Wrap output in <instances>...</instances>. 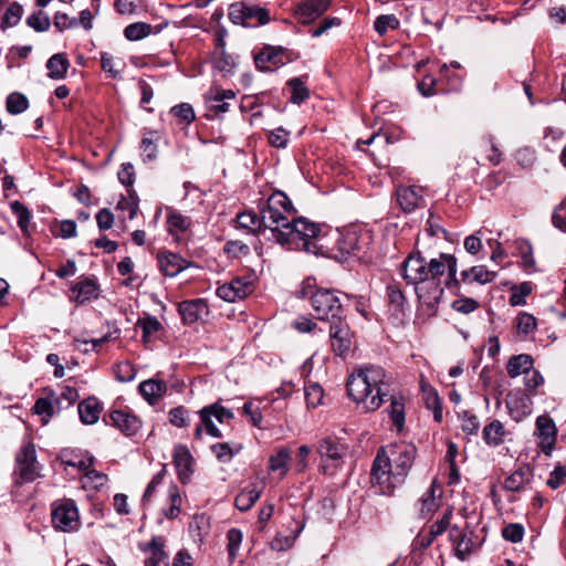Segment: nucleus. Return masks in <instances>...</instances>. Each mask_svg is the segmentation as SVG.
I'll use <instances>...</instances> for the list:
<instances>
[{
  "instance_id": "c9c22d12",
  "label": "nucleus",
  "mask_w": 566,
  "mask_h": 566,
  "mask_svg": "<svg viewBox=\"0 0 566 566\" xmlns=\"http://www.w3.org/2000/svg\"><path fill=\"white\" fill-rule=\"evenodd\" d=\"M419 512L422 517H427L437 511L439 507V500L436 496L434 484H431L422 494L419 500Z\"/></svg>"
},
{
  "instance_id": "412c9836",
  "label": "nucleus",
  "mask_w": 566,
  "mask_h": 566,
  "mask_svg": "<svg viewBox=\"0 0 566 566\" xmlns=\"http://www.w3.org/2000/svg\"><path fill=\"white\" fill-rule=\"evenodd\" d=\"M109 421L126 436H133L139 429L138 418L122 410L112 411Z\"/></svg>"
},
{
  "instance_id": "69168bd1",
  "label": "nucleus",
  "mask_w": 566,
  "mask_h": 566,
  "mask_svg": "<svg viewBox=\"0 0 566 566\" xmlns=\"http://www.w3.org/2000/svg\"><path fill=\"white\" fill-rule=\"evenodd\" d=\"M480 428L478 418L465 411L462 416V430L469 434H476Z\"/></svg>"
},
{
  "instance_id": "c03bdc74",
  "label": "nucleus",
  "mask_w": 566,
  "mask_h": 566,
  "mask_svg": "<svg viewBox=\"0 0 566 566\" xmlns=\"http://www.w3.org/2000/svg\"><path fill=\"white\" fill-rule=\"evenodd\" d=\"M168 499L170 502V506L168 510L164 511V514L167 518L172 520L176 518L180 513L181 507V496L179 493V489L177 485L172 484L168 489Z\"/></svg>"
},
{
  "instance_id": "cd10ccee",
  "label": "nucleus",
  "mask_w": 566,
  "mask_h": 566,
  "mask_svg": "<svg viewBox=\"0 0 566 566\" xmlns=\"http://www.w3.org/2000/svg\"><path fill=\"white\" fill-rule=\"evenodd\" d=\"M61 462L66 467H72L78 471H85L93 464L94 458L92 455L83 454L74 450H63L60 453Z\"/></svg>"
},
{
  "instance_id": "72a5a7b5",
  "label": "nucleus",
  "mask_w": 566,
  "mask_h": 566,
  "mask_svg": "<svg viewBox=\"0 0 566 566\" xmlns=\"http://www.w3.org/2000/svg\"><path fill=\"white\" fill-rule=\"evenodd\" d=\"M70 62L62 53L52 55L46 62L49 76L54 80H61L65 76Z\"/></svg>"
},
{
  "instance_id": "473e14b6",
  "label": "nucleus",
  "mask_w": 566,
  "mask_h": 566,
  "mask_svg": "<svg viewBox=\"0 0 566 566\" xmlns=\"http://www.w3.org/2000/svg\"><path fill=\"white\" fill-rule=\"evenodd\" d=\"M422 394H423V400L426 403V407L428 409H431L433 412V418L437 422H441L443 419L442 413V407H441V400L437 392V390L430 386H421Z\"/></svg>"
},
{
  "instance_id": "39448f33",
  "label": "nucleus",
  "mask_w": 566,
  "mask_h": 566,
  "mask_svg": "<svg viewBox=\"0 0 566 566\" xmlns=\"http://www.w3.org/2000/svg\"><path fill=\"white\" fill-rule=\"evenodd\" d=\"M340 291L333 289L318 287L310 296L311 306L316 314L317 319L334 321L343 319L344 304L342 302Z\"/></svg>"
},
{
  "instance_id": "49530a36",
  "label": "nucleus",
  "mask_w": 566,
  "mask_h": 566,
  "mask_svg": "<svg viewBox=\"0 0 566 566\" xmlns=\"http://www.w3.org/2000/svg\"><path fill=\"white\" fill-rule=\"evenodd\" d=\"M6 106L10 114L17 115L28 109L29 101L25 95L15 92L7 97Z\"/></svg>"
},
{
  "instance_id": "393cba45",
  "label": "nucleus",
  "mask_w": 566,
  "mask_h": 566,
  "mask_svg": "<svg viewBox=\"0 0 566 566\" xmlns=\"http://www.w3.org/2000/svg\"><path fill=\"white\" fill-rule=\"evenodd\" d=\"M449 538L455 546V555L459 559H465L473 548V542L468 534L458 526H452L449 531Z\"/></svg>"
},
{
  "instance_id": "1a4fd4ad",
  "label": "nucleus",
  "mask_w": 566,
  "mask_h": 566,
  "mask_svg": "<svg viewBox=\"0 0 566 566\" xmlns=\"http://www.w3.org/2000/svg\"><path fill=\"white\" fill-rule=\"evenodd\" d=\"M370 242L371 235L368 230L353 227L339 234L337 248L344 254L358 255L368 249Z\"/></svg>"
},
{
  "instance_id": "aec40b11",
  "label": "nucleus",
  "mask_w": 566,
  "mask_h": 566,
  "mask_svg": "<svg viewBox=\"0 0 566 566\" xmlns=\"http://www.w3.org/2000/svg\"><path fill=\"white\" fill-rule=\"evenodd\" d=\"M164 547L165 538L154 536L146 547L142 548L144 552H150V556L145 559V566H168V556Z\"/></svg>"
},
{
  "instance_id": "8fccbe9b",
  "label": "nucleus",
  "mask_w": 566,
  "mask_h": 566,
  "mask_svg": "<svg viewBox=\"0 0 566 566\" xmlns=\"http://www.w3.org/2000/svg\"><path fill=\"white\" fill-rule=\"evenodd\" d=\"M324 390L321 385L311 382L305 387V400L307 407L316 408L322 403Z\"/></svg>"
},
{
  "instance_id": "5fc2aeb1",
  "label": "nucleus",
  "mask_w": 566,
  "mask_h": 566,
  "mask_svg": "<svg viewBox=\"0 0 566 566\" xmlns=\"http://www.w3.org/2000/svg\"><path fill=\"white\" fill-rule=\"evenodd\" d=\"M242 532L239 528H231L227 533L229 558L233 560L242 543Z\"/></svg>"
},
{
  "instance_id": "6e6d98bb",
  "label": "nucleus",
  "mask_w": 566,
  "mask_h": 566,
  "mask_svg": "<svg viewBox=\"0 0 566 566\" xmlns=\"http://www.w3.org/2000/svg\"><path fill=\"white\" fill-rule=\"evenodd\" d=\"M171 114L178 117L182 123L189 125L196 118L192 106L188 103H181L171 108Z\"/></svg>"
},
{
  "instance_id": "a18cd8bd",
  "label": "nucleus",
  "mask_w": 566,
  "mask_h": 566,
  "mask_svg": "<svg viewBox=\"0 0 566 566\" xmlns=\"http://www.w3.org/2000/svg\"><path fill=\"white\" fill-rule=\"evenodd\" d=\"M388 413L392 424L400 431L405 424V405L401 399L395 397L391 398Z\"/></svg>"
},
{
  "instance_id": "ea45409f",
  "label": "nucleus",
  "mask_w": 566,
  "mask_h": 566,
  "mask_svg": "<svg viewBox=\"0 0 566 566\" xmlns=\"http://www.w3.org/2000/svg\"><path fill=\"white\" fill-rule=\"evenodd\" d=\"M237 222L239 228L250 230L251 232H255L260 230L263 223L262 217L260 218L253 211H244L237 216Z\"/></svg>"
},
{
  "instance_id": "864d4df0",
  "label": "nucleus",
  "mask_w": 566,
  "mask_h": 566,
  "mask_svg": "<svg viewBox=\"0 0 566 566\" xmlns=\"http://www.w3.org/2000/svg\"><path fill=\"white\" fill-rule=\"evenodd\" d=\"M136 327H140L145 336H151L161 329V324L157 319V317L151 315H146L144 317H139Z\"/></svg>"
},
{
  "instance_id": "4c0bfd02",
  "label": "nucleus",
  "mask_w": 566,
  "mask_h": 566,
  "mask_svg": "<svg viewBox=\"0 0 566 566\" xmlns=\"http://www.w3.org/2000/svg\"><path fill=\"white\" fill-rule=\"evenodd\" d=\"M260 495H261V491L255 488L245 489L237 495V497L234 500V504L238 510H240L242 512L248 511L259 500Z\"/></svg>"
},
{
  "instance_id": "680f3d73",
  "label": "nucleus",
  "mask_w": 566,
  "mask_h": 566,
  "mask_svg": "<svg viewBox=\"0 0 566 566\" xmlns=\"http://www.w3.org/2000/svg\"><path fill=\"white\" fill-rule=\"evenodd\" d=\"M479 307V302L471 297H461L452 303V308L462 314H470Z\"/></svg>"
},
{
  "instance_id": "774afa93",
  "label": "nucleus",
  "mask_w": 566,
  "mask_h": 566,
  "mask_svg": "<svg viewBox=\"0 0 566 566\" xmlns=\"http://www.w3.org/2000/svg\"><path fill=\"white\" fill-rule=\"evenodd\" d=\"M553 223L556 228L566 232V202L560 203L553 213Z\"/></svg>"
},
{
  "instance_id": "e2e57ef3",
  "label": "nucleus",
  "mask_w": 566,
  "mask_h": 566,
  "mask_svg": "<svg viewBox=\"0 0 566 566\" xmlns=\"http://www.w3.org/2000/svg\"><path fill=\"white\" fill-rule=\"evenodd\" d=\"M208 527L209 522L205 515L195 516L193 521L190 523V532L195 537H198L199 541L202 539L203 535L207 533Z\"/></svg>"
},
{
  "instance_id": "de8ad7c7",
  "label": "nucleus",
  "mask_w": 566,
  "mask_h": 566,
  "mask_svg": "<svg viewBox=\"0 0 566 566\" xmlns=\"http://www.w3.org/2000/svg\"><path fill=\"white\" fill-rule=\"evenodd\" d=\"M22 13H23V8L21 4H19L18 2H12L3 18H2V21H1V28L2 29H7V28H12V27H15L21 18H22Z\"/></svg>"
},
{
  "instance_id": "0e129e2a",
  "label": "nucleus",
  "mask_w": 566,
  "mask_h": 566,
  "mask_svg": "<svg viewBox=\"0 0 566 566\" xmlns=\"http://www.w3.org/2000/svg\"><path fill=\"white\" fill-rule=\"evenodd\" d=\"M119 181L126 186H133L135 181V169L130 163H124L118 171Z\"/></svg>"
},
{
  "instance_id": "9b49d317",
  "label": "nucleus",
  "mask_w": 566,
  "mask_h": 566,
  "mask_svg": "<svg viewBox=\"0 0 566 566\" xmlns=\"http://www.w3.org/2000/svg\"><path fill=\"white\" fill-rule=\"evenodd\" d=\"M332 0H304L297 4L294 10V15L302 24H311L322 14H324Z\"/></svg>"
},
{
  "instance_id": "6e6552de",
  "label": "nucleus",
  "mask_w": 566,
  "mask_h": 566,
  "mask_svg": "<svg viewBox=\"0 0 566 566\" xmlns=\"http://www.w3.org/2000/svg\"><path fill=\"white\" fill-rule=\"evenodd\" d=\"M14 476L15 484L30 483L40 476L36 450L31 441L23 443L15 457Z\"/></svg>"
},
{
  "instance_id": "4468645a",
  "label": "nucleus",
  "mask_w": 566,
  "mask_h": 566,
  "mask_svg": "<svg viewBox=\"0 0 566 566\" xmlns=\"http://www.w3.org/2000/svg\"><path fill=\"white\" fill-rule=\"evenodd\" d=\"M397 202L405 212H412L424 202L423 190L420 187L400 186L396 190Z\"/></svg>"
},
{
  "instance_id": "052dcab7",
  "label": "nucleus",
  "mask_w": 566,
  "mask_h": 566,
  "mask_svg": "<svg viewBox=\"0 0 566 566\" xmlns=\"http://www.w3.org/2000/svg\"><path fill=\"white\" fill-rule=\"evenodd\" d=\"M524 528L521 524H509L502 530V536L512 543H518L523 539Z\"/></svg>"
},
{
  "instance_id": "b1692460",
  "label": "nucleus",
  "mask_w": 566,
  "mask_h": 566,
  "mask_svg": "<svg viewBox=\"0 0 566 566\" xmlns=\"http://www.w3.org/2000/svg\"><path fill=\"white\" fill-rule=\"evenodd\" d=\"M533 479V471L528 465H523L516 469L512 474H510L505 482L504 488L511 492H520L525 489L526 485Z\"/></svg>"
},
{
  "instance_id": "ddd939ff",
  "label": "nucleus",
  "mask_w": 566,
  "mask_h": 566,
  "mask_svg": "<svg viewBox=\"0 0 566 566\" xmlns=\"http://www.w3.org/2000/svg\"><path fill=\"white\" fill-rule=\"evenodd\" d=\"M496 276L497 272L489 270L485 265H473L461 271L460 276H457V282H451V286L458 287L461 283L485 285L493 282Z\"/></svg>"
},
{
  "instance_id": "7ed1b4c3",
  "label": "nucleus",
  "mask_w": 566,
  "mask_h": 566,
  "mask_svg": "<svg viewBox=\"0 0 566 566\" xmlns=\"http://www.w3.org/2000/svg\"><path fill=\"white\" fill-rule=\"evenodd\" d=\"M390 455L381 448L374 459L370 480L379 494L391 495L403 484L416 458L417 449L411 443H395L389 447Z\"/></svg>"
},
{
  "instance_id": "603ef678",
  "label": "nucleus",
  "mask_w": 566,
  "mask_h": 566,
  "mask_svg": "<svg viewBox=\"0 0 566 566\" xmlns=\"http://www.w3.org/2000/svg\"><path fill=\"white\" fill-rule=\"evenodd\" d=\"M537 326L536 318L528 313H521L516 317V328L518 334L528 335Z\"/></svg>"
},
{
  "instance_id": "a211bd4d",
  "label": "nucleus",
  "mask_w": 566,
  "mask_h": 566,
  "mask_svg": "<svg viewBox=\"0 0 566 566\" xmlns=\"http://www.w3.org/2000/svg\"><path fill=\"white\" fill-rule=\"evenodd\" d=\"M283 49L265 46L254 59L255 65L261 71H273L284 64Z\"/></svg>"
},
{
  "instance_id": "0eeeda50",
  "label": "nucleus",
  "mask_w": 566,
  "mask_h": 566,
  "mask_svg": "<svg viewBox=\"0 0 566 566\" xmlns=\"http://www.w3.org/2000/svg\"><path fill=\"white\" fill-rule=\"evenodd\" d=\"M200 424L195 429L193 436L200 440L202 438V428L206 432L213 438H221L222 433L214 424L213 419L220 423L229 422L233 419L234 415L230 409H227L219 402L211 403L199 410Z\"/></svg>"
},
{
  "instance_id": "bb28decb",
  "label": "nucleus",
  "mask_w": 566,
  "mask_h": 566,
  "mask_svg": "<svg viewBox=\"0 0 566 566\" xmlns=\"http://www.w3.org/2000/svg\"><path fill=\"white\" fill-rule=\"evenodd\" d=\"M96 282L90 277H82L73 287L74 301L83 304L86 301L96 298L98 295Z\"/></svg>"
},
{
  "instance_id": "dca6fc26",
  "label": "nucleus",
  "mask_w": 566,
  "mask_h": 566,
  "mask_svg": "<svg viewBox=\"0 0 566 566\" xmlns=\"http://www.w3.org/2000/svg\"><path fill=\"white\" fill-rule=\"evenodd\" d=\"M539 446L546 455H549L556 441V427L554 421L547 416H539L536 420Z\"/></svg>"
},
{
  "instance_id": "2eb2a0df",
  "label": "nucleus",
  "mask_w": 566,
  "mask_h": 566,
  "mask_svg": "<svg viewBox=\"0 0 566 566\" xmlns=\"http://www.w3.org/2000/svg\"><path fill=\"white\" fill-rule=\"evenodd\" d=\"M157 261L161 273L166 276L174 277L181 271L192 265L177 253L163 251L157 254Z\"/></svg>"
},
{
  "instance_id": "7c9ffc66",
  "label": "nucleus",
  "mask_w": 566,
  "mask_h": 566,
  "mask_svg": "<svg viewBox=\"0 0 566 566\" xmlns=\"http://www.w3.org/2000/svg\"><path fill=\"white\" fill-rule=\"evenodd\" d=\"M291 453L289 449L281 448L269 459V470L277 472L280 479L284 478L289 472Z\"/></svg>"
},
{
  "instance_id": "6ab92c4d",
  "label": "nucleus",
  "mask_w": 566,
  "mask_h": 566,
  "mask_svg": "<svg viewBox=\"0 0 566 566\" xmlns=\"http://www.w3.org/2000/svg\"><path fill=\"white\" fill-rule=\"evenodd\" d=\"M317 452L322 460H331L337 467L346 454L347 447L331 438H325L318 442Z\"/></svg>"
},
{
  "instance_id": "bf43d9fd",
  "label": "nucleus",
  "mask_w": 566,
  "mask_h": 566,
  "mask_svg": "<svg viewBox=\"0 0 566 566\" xmlns=\"http://www.w3.org/2000/svg\"><path fill=\"white\" fill-rule=\"evenodd\" d=\"M247 4L243 2L232 3L229 7V19L235 24H245L247 15H245Z\"/></svg>"
},
{
  "instance_id": "338daca9",
  "label": "nucleus",
  "mask_w": 566,
  "mask_h": 566,
  "mask_svg": "<svg viewBox=\"0 0 566 566\" xmlns=\"http://www.w3.org/2000/svg\"><path fill=\"white\" fill-rule=\"evenodd\" d=\"M565 479H566V469L563 468V467H556L554 469V471L551 473L548 480H547V485L553 489V490H556L558 489L560 485L564 484L565 482Z\"/></svg>"
},
{
  "instance_id": "c85d7f7f",
  "label": "nucleus",
  "mask_w": 566,
  "mask_h": 566,
  "mask_svg": "<svg viewBox=\"0 0 566 566\" xmlns=\"http://www.w3.org/2000/svg\"><path fill=\"white\" fill-rule=\"evenodd\" d=\"M208 94V99L217 103L210 106V109L217 115L227 113L230 105L226 101L233 99L237 95L232 90H223L220 87H212Z\"/></svg>"
},
{
  "instance_id": "4d7b16f0",
  "label": "nucleus",
  "mask_w": 566,
  "mask_h": 566,
  "mask_svg": "<svg viewBox=\"0 0 566 566\" xmlns=\"http://www.w3.org/2000/svg\"><path fill=\"white\" fill-rule=\"evenodd\" d=\"M289 132L284 128H275L268 134L269 144L276 148H285L289 142Z\"/></svg>"
},
{
  "instance_id": "f257e3e1",
  "label": "nucleus",
  "mask_w": 566,
  "mask_h": 566,
  "mask_svg": "<svg viewBox=\"0 0 566 566\" xmlns=\"http://www.w3.org/2000/svg\"><path fill=\"white\" fill-rule=\"evenodd\" d=\"M458 260L453 254L439 253L438 258L426 260L420 252L411 253L401 264L403 280L415 286L420 308L428 316L437 312V306L444 292L442 279L447 286L457 282Z\"/></svg>"
},
{
  "instance_id": "9d476101",
  "label": "nucleus",
  "mask_w": 566,
  "mask_h": 566,
  "mask_svg": "<svg viewBox=\"0 0 566 566\" xmlns=\"http://www.w3.org/2000/svg\"><path fill=\"white\" fill-rule=\"evenodd\" d=\"M254 290L251 276H238L217 289V295L226 302H235L251 294Z\"/></svg>"
},
{
  "instance_id": "423d86ee",
  "label": "nucleus",
  "mask_w": 566,
  "mask_h": 566,
  "mask_svg": "<svg viewBox=\"0 0 566 566\" xmlns=\"http://www.w3.org/2000/svg\"><path fill=\"white\" fill-rule=\"evenodd\" d=\"M51 522L54 530L75 532L81 526L78 509L72 499H60L51 504Z\"/></svg>"
},
{
  "instance_id": "79ce46f5",
  "label": "nucleus",
  "mask_w": 566,
  "mask_h": 566,
  "mask_svg": "<svg viewBox=\"0 0 566 566\" xmlns=\"http://www.w3.org/2000/svg\"><path fill=\"white\" fill-rule=\"evenodd\" d=\"M291 90V102L301 104L310 96V91L300 77H294L287 82Z\"/></svg>"
},
{
  "instance_id": "13d9d810",
  "label": "nucleus",
  "mask_w": 566,
  "mask_h": 566,
  "mask_svg": "<svg viewBox=\"0 0 566 566\" xmlns=\"http://www.w3.org/2000/svg\"><path fill=\"white\" fill-rule=\"evenodd\" d=\"M28 24L38 32H44L50 27V19L42 11L31 14L28 20Z\"/></svg>"
},
{
  "instance_id": "3c124183",
  "label": "nucleus",
  "mask_w": 566,
  "mask_h": 566,
  "mask_svg": "<svg viewBox=\"0 0 566 566\" xmlns=\"http://www.w3.org/2000/svg\"><path fill=\"white\" fill-rule=\"evenodd\" d=\"M241 447L235 449L231 448L229 443H216L211 446V451L216 455V458L221 462H229L234 454L240 451Z\"/></svg>"
},
{
  "instance_id": "f03ea898",
  "label": "nucleus",
  "mask_w": 566,
  "mask_h": 566,
  "mask_svg": "<svg viewBox=\"0 0 566 566\" xmlns=\"http://www.w3.org/2000/svg\"><path fill=\"white\" fill-rule=\"evenodd\" d=\"M296 210L291 200L282 191H274L261 209L265 228L272 232V239L291 250H302L317 254L316 239L321 233L319 224L306 218H296Z\"/></svg>"
},
{
  "instance_id": "a878e982",
  "label": "nucleus",
  "mask_w": 566,
  "mask_h": 566,
  "mask_svg": "<svg viewBox=\"0 0 566 566\" xmlns=\"http://www.w3.org/2000/svg\"><path fill=\"white\" fill-rule=\"evenodd\" d=\"M77 410L84 424H94L99 419L102 406L95 397H88L78 403Z\"/></svg>"
},
{
  "instance_id": "e433bc0d",
  "label": "nucleus",
  "mask_w": 566,
  "mask_h": 566,
  "mask_svg": "<svg viewBox=\"0 0 566 566\" xmlns=\"http://www.w3.org/2000/svg\"><path fill=\"white\" fill-rule=\"evenodd\" d=\"M157 140L158 136L156 132H149L148 135L144 136V138L142 139L140 149L144 163H149L157 158Z\"/></svg>"
},
{
  "instance_id": "f8f14e48",
  "label": "nucleus",
  "mask_w": 566,
  "mask_h": 566,
  "mask_svg": "<svg viewBox=\"0 0 566 566\" xmlns=\"http://www.w3.org/2000/svg\"><path fill=\"white\" fill-rule=\"evenodd\" d=\"M329 338L333 352L337 356H345L350 348L352 339L349 327L344 319L331 323Z\"/></svg>"
},
{
  "instance_id": "09e8293b",
  "label": "nucleus",
  "mask_w": 566,
  "mask_h": 566,
  "mask_svg": "<svg viewBox=\"0 0 566 566\" xmlns=\"http://www.w3.org/2000/svg\"><path fill=\"white\" fill-rule=\"evenodd\" d=\"M398 27L399 20L394 14H381L374 22V28L379 35H385L389 29L396 30Z\"/></svg>"
},
{
  "instance_id": "c756f323",
  "label": "nucleus",
  "mask_w": 566,
  "mask_h": 566,
  "mask_svg": "<svg viewBox=\"0 0 566 566\" xmlns=\"http://www.w3.org/2000/svg\"><path fill=\"white\" fill-rule=\"evenodd\" d=\"M533 368V359L530 355L521 354L510 358L506 370L511 378H515L522 374L526 375Z\"/></svg>"
},
{
  "instance_id": "f704fd0d",
  "label": "nucleus",
  "mask_w": 566,
  "mask_h": 566,
  "mask_svg": "<svg viewBox=\"0 0 566 566\" xmlns=\"http://www.w3.org/2000/svg\"><path fill=\"white\" fill-rule=\"evenodd\" d=\"M59 405V398L54 395H49L43 398H39L34 403V412L42 416L43 421H48L55 412Z\"/></svg>"
},
{
  "instance_id": "37998d69",
  "label": "nucleus",
  "mask_w": 566,
  "mask_h": 566,
  "mask_svg": "<svg viewBox=\"0 0 566 566\" xmlns=\"http://www.w3.org/2000/svg\"><path fill=\"white\" fill-rule=\"evenodd\" d=\"M10 208L18 218V227L24 234H28V228L31 221L30 210L18 200L11 202Z\"/></svg>"
},
{
  "instance_id": "58836bf2",
  "label": "nucleus",
  "mask_w": 566,
  "mask_h": 566,
  "mask_svg": "<svg viewBox=\"0 0 566 566\" xmlns=\"http://www.w3.org/2000/svg\"><path fill=\"white\" fill-rule=\"evenodd\" d=\"M153 32V27L146 22H135L124 29V35L129 41H139Z\"/></svg>"
},
{
  "instance_id": "5701e85b",
  "label": "nucleus",
  "mask_w": 566,
  "mask_h": 566,
  "mask_svg": "<svg viewBox=\"0 0 566 566\" xmlns=\"http://www.w3.org/2000/svg\"><path fill=\"white\" fill-rule=\"evenodd\" d=\"M178 311L186 324H192L207 312V304L201 298L184 301L179 304Z\"/></svg>"
},
{
  "instance_id": "20e7f679",
  "label": "nucleus",
  "mask_w": 566,
  "mask_h": 566,
  "mask_svg": "<svg viewBox=\"0 0 566 566\" xmlns=\"http://www.w3.org/2000/svg\"><path fill=\"white\" fill-rule=\"evenodd\" d=\"M389 381L385 369L368 365L356 369L347 380V392L355 402L361 403L365 411H375L388 395Z\"/></svg>"
},
{
  "instance_id": "2f4dec72",
  "label": "nucleus",
  "mask_w": 566,
  "mask_h": 566,
  "mask_svg": "<svg viewBox=\"0 0 566 566\" xmlns=\"http://www.w3.org/2000/svg\"><path fill=\"white\" fill-rule=\"evenodd\" d=\"M138 389L140 395L150 402L161 397L166 392L167 386L163 380L147 379L139 384Z\"/></svg>"
},
{
  "instance_id": "4be33fe9",
  "label": "nucleus",
  "mask_w": 566,
  "mask_h": 566,
  "mask_svg": "<svg viewBox=\"0 0 566 566\" xmlns=\"http://www.w3.org/2000/svg\"><path fill=\"white\" fill-rule=\"evenodd\" d=\"M192 457L185 446H177L174 450V464L176 467L179 480L182 483L189 479L192 467Z\"/></svg>"
},
{
  "instance_id": "a19ab883",
  "label": "nucleus",
  "mask_w": 566,
  "mask_h": 566,
  "mask_svg": "<svg viewBox=\"0 0 566 566\" xmlns=\"http://www.w3.org/2000/svg\"><path fill=\"white\" fill-rule=\"evenodd\" d=\"M504 429L500 421L495 420L483 429V439L488 444L497 446L503 441Z\"/></svg>"
},
{
  "instance_id": "f3484780",
  "label": "nucleus",
  "mask_w": 566,
  "mask_h": 566,
  "mask_svg": "<svg viewBox=\"0 0 566 566\" xmlns=\"http://www.w3.org/2000/svg\"><path fill=\"white\" fill-rule=\"evenodd\" d=\"M192 226L190 217L185 216L174 208H167L166 227L167 231L175 238L180 240V234L186 233Z\"/></svg>"
}]
</instances>
